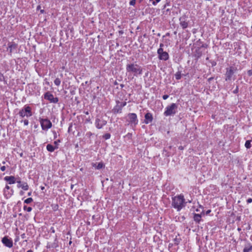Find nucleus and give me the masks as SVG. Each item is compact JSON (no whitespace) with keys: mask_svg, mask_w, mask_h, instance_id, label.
<instances>
[{"mask_svg":"<svg viewBox=\"0 0 252 252\" xmlns=\"http://www.w3.org/2000/svg\"><path fill=\"white\" fill-rule=\"evenodd\" d=\"M187 203L182 194L172 197V206L178 211H180L185 207Z\"/></svg>","mask_w":252,"mask_h":252,"instance_id":"1","label":"nucleus"},{"mask_svg":"<svg viewBox=\"0 0 252 252\" xmlns=\"http://www.w3.org/2000/svg\"><path fill=\"white\" fill-rule=\"evenodd\" d=\"M126 71L127 73L137 77L138 75H142L143 68L139 64L130 63L126 65Z\"/></svg>","mask_w":252,"mask_h":252,"instance_id":"2","label":"nucleus"},{"mask_svg":"<svg viewBox=\"0 0 252 252\" xmlns=\"http://www.w3.org/2000/svg\"><path fill=\"white\" fill-rule=\"evenodd\" d=\"M178 104L172 103L165 108L163 115L166 116H174L177 112Z\"/></svg>","mask_w":252,"mask_h":252,"instance_id":"3","label":"nucleus"},{"mask_svg":"<svg viewBox=\"0 0 252 252\" xmlns=\"http://www.w3.org/2000/svg\"><path fill=\"white\" fill-rule=\"evenodd\" d=\"M237 68L233 66H231L226 68V72L225 73V80L226 81H231V80H235V76L234 75Z\"/></svg>","mask_w":252,"mask_h":252,"instance_id":"4","label":"nucleus"},{"mask_svg":"<svg viewBox=\"0 0 252 252\" xmlns=\"http://www.w3.org/2000/svg\"><path fill=\"white\" fill-rule=\"evenodd\" d=\"M19 115L21 118L30 117L32 115V108L29 105H25L19 112Z\"/></svg>","mask_w":252,"mask_h":252,"instance_id":"5","label":"nucleus"},{"mask_svg":"<svg viewBox=\"0 0 252 252\" xmlns=\"http://www.w3.org/2000/svg\"><path fill=\"white\" fill-rule=\"evenodd\" d=\"M39 121L42 130H48L52 126V124L48 119L39 118Z\"/></svg>","mask_w":252,"mask_h":252,"instance_id":"6","label":"nucleus"},{"mask_svg":"<svg viewBox=\"0 0 252 252\" xmlns=\"http://www.w3.org/2000/svg\"><path fill=\"white\" fill-rule=\"evenodd\" d=\"M159 60L166 61L169 59V55L167 52L164 51L163 48H158L157 50Z\"/></svg>","mask_w":252,"mask_h":252,"instance_id":"7","label":"nucleus"},{"mask_svg":"<svg viewBox=\"0 0 252 252\" xmlns=\"http://www.w3.org/2000/svg\"><path fill=\"white\" fill-rule=\"evenodd\" d=\"M128 121L132 126H136L138 123L137 115L134 113H129L127 115Z\"/></svg>","mask_w":252,"mask_h":252,"instance_id":"8","label":"nucleus"},{"mask_svg":"<svg viewBox=\"0 0 252 252\" xmlns=\"http://www.w3.org/2000/svg\"><path fill=\"white\" fill-rule=\"evenodd\" d=\"M116 103L117 104L112 109V112L114 114L121 113L122 108L126 105V101L121 102L119 101H117Z\"/></svg>","mask_w":252,"mask_h":252,"instance_id":"9","label":"nucleus"},{"mask_svg":"<svg viewBox=\"0 0 252 252\" xmlns=\"http://www.w3.org/2000/svg\"><path fill=\"white\" fill-rule=\"evenodd\" d=\"M44 98L49 101L50 103H57L59 101L58 97H54L50 92H47L44 94Z\"/></svg>","mask_w":252,"mask_h":252,"instance_id":"10","label":"nucleus"},{"mask_svg":"<svg viewBox=\"0 0 252 252\" xmlns=\"http://www.w3.org/2000/svg\"><path fill=\"white\" fill-rule=\"evenodd\" d=\"M18 44L14 42H9L8 43L7 51H9V54L11 55L12 53H16Z\"/></svg>","mask_w":252,"mask_h":252,"instance_id":"11","label":"nucleus"},{"mask_svg":"<svg viewBox=\"0 0 252 252\" xmlns=\"http://www.w3.org/2000/svg\"><path fill=\"white\" fill-rule=\"evenodd\" d=\"M1 242L5 247L9 248L13 247V241L11 238H9L7 236H5L2 238Z\"/></svg>","mask_w":252,"mask_h":252,"instance_id":"12","label":"nucleus"},{"mask_svg":"<svg viewBox=\"0 0 252 252\" xmlns=\"http://www.w3.org/2000/svg\"><path fill=\"white\" fill-rule=\"evenodd\" d=\"M187 19L188 17L185 15H183L179 18L180 25L183 29H185L188 27L189 24Z\"/></svg>","mask_w":252,"mask_h":252,"instance_id":"13","label":"nucleus"},{"mask_svg":"<svg viewBox=\"0 0 252 252\" xmlns=\"http://www.w3.org/2000/svg\"><path fill=\"white\" fill-rule=\"evenodd\" d=\"M107 124V121L104 120H100L96 118L95 121V125L97 128L100 129Z\"/></svg>","mask_w":252,"mask_h":252,"instance_id":"14","label":"nucleus"},{"mask_svg":"<svg viewBox=\"0 0 252 252\" xmlns=\"http://www.w3.org/2000/svg\"><path fill=\"white\" fill-rule=\"evenodd\" d=\"M145 119H144V123L146 124H148L151 122H152L153 120V117L152 113L150 112L147 113L145 115Z\"/></svg>","mask_w":252,"mask_h":252,"instance_id":"15","label":"nucleus"},{"mask_svg":"<svg viewBox=\"0 0 252 252\" xmlns=\"http://www.w3.org/2000/svg\"><path fill=\"white\" fill-rule=\"evenodd\" d=\"M16 182L18 183L17 187L18 188H22L24 190H27L29 189V185L27 183L24 182L22 184V182L20 180H17Z\"/></svg>","mask_w":252,"mask_h":252,"instance_id":"16","label":"nucleus"},{"mask_svg":"<svg viewBox=\"0 0 252 252\" xmlns=\"http://www.w3.org/2000/svg\"><path fill=\"white\" fill-rule=\"evenodd\" d=\"M4 180L6 181L8 184L11 185L15 184L17 181H16L15 177L13 176H5L4 178Z\"/></svg>","mask_w":252,"mask_h":252,"instance_id":"17","label":"nucleus"},{"mask_svg":"<svg viewBox=\"0 0 252 252\" xmlns=\"http://www.w3.org/2000/svg\"><path fill=\"white\" fill-rule=\"evenodd\" d=\"M193 220H194V221L198 224L200 223V221L202 220L201 214L193 213Z\"/></svg>","mask_w":252,"mask_h":252,"instance_id":"18","label":"nucleus"},{"mask_svg":"<svg viewBox=\"0 0 252 252\" xmlns=\"http://www.w3.org/2000/svg\"><path fill=\"white\" fill-rule=\"evenodd\" d=\"M202 52L201 50V47H198L194 52V56L197 59L200 58L202 56Z\"/></svg>","mask_w":252,"mask_h":252,"instance_id":"19","label":"nucleus"},{"mask_svg":"<svg viewBox=\"0 0 252 252\" xmlns=\"http://www.w3.org/2000/svg\"><path fill=\"white\" fill-rule=\"evenodd\" d=\"M243 252H252V245L249 243L247 245L245 246Z\"/></svg>","mask_w":252,"mask_h":252,"instance_id":"20","label":"nucleus"},{"mask_svg":"<svg viewBox=\"0 0 252 252\" xmlns=\"http://www.w3.org/2000/svg\"><path fill=\"white\" fill-rule=\"evenodd\" d=\"M58 146L54 147L52 145L49 144H48L46 146V149H47V151L50 152H53L54 151V150L55 149H58Z\"/></svg>","mask_w":252,"mask_h":252,"instance_id":"21","label":"nucleus"},{"mask_svg":"<svg viewBox=\"0 0 252 252\" xmlns=\"http://www.w3.org/2000/svg\"><path fill=\"white\" fill-rule=\"evenodd\" d=\"M93 166L94 167L95 169H101L104 168L105 165L102 162H99L97 164H96V163H94L93 165Z\"/></svg>","mask_w":252,"mask_h":252,"instance_id":"22","label":"nucleus"},{"mask_svg":"<svg viewBox=\"0 0 252 252\" xmlns=\"http://www.w3.org/2000/svg\"><path fill=\"white\" fill-rule=\"evenodd\" d=\"M196 44L199 46H200L199 47H201V49L202 48H207L208 47V45L205 43H203L202 41H201L200 39H199L197 40L196 42Z\"/></svg>","mask_w":252,"mask_h":252,"instance_id":"23","label":"nucleus"},{"mask_svg":"<svg viewBox=\"0 0 252 252\" xmlns=\"http://www.w3.org/2000/svg\"><path fill=\"white\" fill-rule=\"evenodd\" d=\"M251 140H247L245 144V146L247 149H250L252 145H251Z\"/></svg>","mask_w":252,"mask_h":252,"instance_id":"24","label":"nucleus"},{"mask_svg":"<svg viewBox=\"0 0 252 252\" xmlns=\"http://www.w3.org/2000/svg\"><path fill=\"white\" fill-rule=\"evenodd\" d=\"M181 72L178 71L175 74V77L176 80H180L181 78Z\"/></svg>","mask_w":252,"mask_h":252,"instance_id":"25","label":"nucleus"},{"mask_svg":"<svg viewBox=\"0 0 252 252\" xmlns=\"http://www.w3.org/2000/svg\"><path fill=\"white\" fill-rule=\"evenodd\" d=\"M61 81L60 79H59V78H56L55 80H54V84L57 86H59L61 84Z\"/></svg>","mask_w":252,"mask_h":252,"instance_id":"26","label":"nucleus"},{"mask_svg":"<svg viewBox=\"0 0 252 252\" xmlns=\"http://www.w3.org/2000/svg\"><path fill=\"white\" fill-rule=\"evenodd\" d=\"M181 239L177 238V237L173 239L174 244L175 245H178L180 243Z\"/></svg>","mask_w":252,"mask_h":252,"instance_id":"27","label":"nucleus"},{"mask_svg":"<svg viewBox=\"0 0 252 252\" xmlns=\"http://www.w3.org/2000/svg\"><path fill=\"white\" fill-rule=\"evenodd\" d=\"M33 201V199L32 197H29L24 200V203L26 204H30Z\"/></svg>","mask_w":252,"mask_h":252,"instance_id":"28","label":"nucleus"},{"mask_svg":"<svg viewBox=\"0 0 252 252\" xmlns=\"http://www.w3.org/2000/svg\"><path fill=\"white\" fill-rule=\"evenodd\" d=\"M23 209L25 210V211H27V212H30L32 211V208L31 207H27V206L25 205L24 207H23Z\"/></svg>","mask_w":252,"mask_h":252,"instance_id":"29","label":"nucleus"},{"mask_svg":"<svg viewBox=\"0 0 252 252\" xmlns=\"http://www.w3.org/2000/svg\"><path fill=\"white\" fill-rule=\"evenodd\" d=\"M110 137L111 134L109 133H105L104 135H103V138L105 140L110 139Z\"/></svg>","mask_w":252,"mask_h":252,"instance_id":"30","label":"nucleus"},{"mask_svg":"<svg viewBox=\"0 0 252 252\" xmlns=\"http://www.w3.org/2000/svg\"><path fill=\"white\" fill-rule=\"evenodd\" d=\"M9 189H10V187L8 186V185H6V186H5L4 189V190H3L4 195L5 196H7L6 191L7 190H8Z\"/></svg>","mask_w":252,"mask_h":252,"instance_id":"31","label":"nucleus"},{"mask_svg":"<svg viewBox=\"0 0 252 252\" xmlns=\"http://www.w3.org/2000/svg\"><path fill=\"white\" fill-rule=\"evenodd\" d=\"M152 2V4L154 5H156L161 0H150Z\"/></svg>","mask_w":252,"mask_h":252,"instance_id":"32","label":"nucleus"},{"mask_svg":"<svg viewBox=\"0 0 252 252\" xmlns=\"http://www.w3.org/2000/svg\"><path fill=\"white\" fill-rule=\"evenodd\" d=\"M5 80V76L2 73L0 72V81H3Z\"/></svg>","mask_w":252,"mask_h":252,"instance_id":"33","label":"nucleus"},{"mask_svg":"<svg viewBox=\"0 0 252 252\" xmlns=\"http://www.w3.org/2000/svg\"><path fill=\"white\" fill-rule=\"evenodd\" d=\"M21 123L23 122L24 124V125H25V126H28L29 125V121L27 119H25V120H22L21 121Z\"/></svg>","mask_w":252,"mask_h":252,"instance_id":"34","label":"nucleus"},{"mask_svg":"<svg viewBox=\"0 0 252 252\" xmlns=\"http://www.w3.org/2000/svg\"><path fill=\"white\" fill-rule=\"evenodd\" d=\"M136 0H131L129 2V4L130 5L134 6L136 3Z\"/></svg>","mask_w":252,"mask_h":252,"instance_id":"35","label":"nucleus"},{"mask_svg":"<svg viewBox=\"0 0 252 252\" xmlns=\"http://www.w3.org/2000/svg\"><path fill=\"white\" fill-rule=\"evenodd\" d=\"M13 190L12 189H11L10 190V192H8V196H7V198H8V197H10L13 194Z\"/></svg>","mask_w":252,"mask_h":252,"instance_id":"36","label":"nucleus"},{"mask_svg":"<svg viewBox=\"0 0 252 252\" xmlns=\"http://www.w3.org/2000/svg\"><path fill=\"white\" fill-rule=\"evenodd\" d=\"M239 92V88H238V86H237L236 88V89L233 90V93L234 94H236L238 93Z\"/></svg>","mask_w":252,"mask_h":252,"instance_id":"37","label":"nucleus"},{"mask_svg":"<svg viewBox=\"0 0 252 252\" xmlns=\"http://www.w3.org/2000/svg\"><path fill=\"white\" fill-rule=\"evenodd\" d=\"M247 73L249 76H252V69L249 70Z\"/></svg>","mask_w":252,"mask_h":252,"instance_id":"38","label":"nucleus"},{"mask_svg":"<svg viewBox=\"0 0 252 252\" xmlns=\"http://www.w3.org/2000/svg\"><path fill=\"white\" fill-rule=\"evenodd\" d=\"M126 137H127L128 138H131L132 137V134L130 133H128L126 136Z\"/></svg>","mask_w":252,"mask_h":252,"instance_id":"39","label":"nucleus"},{"mask_svg":"<svg viewBox=\"0 0 252 252\" xmlns=\"http://www.w3.org/2000/svg\"><path fill=\"white\" fill-rule=\"evenodd\" d=\"M169 97V95L168 94H164L162 96V98L164 100H166Z\"/></svg>","mask_w":252,"mask_h":252,"instance_id":"40","label":"nucleus"},{"mask_svg":"<svg viewBox=\"0 0 252 252\" xmlns=\"http://www.w3.org/2000/svg\"><path fill=\"white\" fill-rule=\"evenodd\" d=\"M247 202L248 203H251L252 202V198H249L247 199Z\"/></svg>","mask_w":252,"mask_h":252,"instance_id":"41","label":"nucleus"},{"mask_svg":"<svg viewBox=\"0 0 252 252\" xmlns=\"http://www.w3.org/2000/svg\"><path fill=\"white\" fill-rule=\"evenodd\" d=\"M214 79V77H212L208 79V82L209 83H211V81Z\"/></svg>","mask_w":252,"mask_h":252,"instance_id":"42","label":"nucleus"},{"mask_svg":"<svg viewBox=\"0 0 252 252\" xmlns=\"http://www.w3.org/2000/svg\"><path fill=\"white\" fill-rule=\"evenodd\" d=\"M5 166H2L0 167V170L2 171H5Z\"/></svg>","mask_w":252,"mask_h":252,"instance_id":"43","label":"nucleus"},{"mask_svg":"<svg viewBox=\"0 0 252 252\" xmlns=\"http://www.w3.org/2000/svg\"><path fill=\"white\" fill-rule=\"evenodd\" d=\"M58 205L57 204L55 205V206L53 208L54 210H57L58 209Z\"/></svg>","mask_w":252,"mask_h":252,"instance_id":"44","label":"nucleus"},{"mask_svg":"<svg viewBox=\"0 0 252 252\" xmlns=\"http://www.w3.org/2000/svg\"><path fill=\"white\" fill-rule=\"evenodd\" d=\"M211 64H212V66H214L217 64V63L215 61H212V62H211Z\"/></svg>","mask_w":252,"mask_h":252,"instance_id":"45","label":"nucleus"},{"mask_svg":"<svg viewBox=\"0 0 252 252\" xmlns=\"http://www.w3.org/2000/svg\"><path fill=\"white\" fill-rule=\"evenodd\" d=\"M60 142V140H58L57 141H55L54 142V144L56 145V146H58V143Z\"/></svg>","mask_w":252,"mask_h":252,"instance_id":"46","label":"nucleus"},{"mask_svg":"<svg viewBox=\"0 0 252 252\" xmlns=\"http://www.w3.org/2000/svg\"><path fill=\"white\" fill-rule=\"evenodd\" d=\"M50 230H51L52 233H55V229H54V227H52L50 228Z\"/></svg>","mask_w":252,"mask_h":252,"instance_id":"47","label":"nucleus"},{"mask_svg":"<svg viewBox=\"0 0 252 252\" xmlns=\"http://www.w3.org/2000/svg\"><path fill=\"white\" fill-rule=\"evenodd\" d=\"M211 212V210H207V211L206 212L205 214H206V215H209V214L210 213V212Z\"/></svg>","mask_w":252,"mask_h":252,"instance_id":"48","label":"nucleus"},{"mask_svg":"<svg viewBox=\"0 0 252 252\" xmlns=\"http://www.w3.org/2000/svg\"><path fill=\"white\" fill-rule=\"evenodd\" d=\"M72 127V124H70L68 128V131L69 132Z\"/></svg>","mask_w":252,"mask_h":252,"instance_id":"49","label":"nucleus"},{"mask_svg":"<svg viewBox=\"0 0 252 252\" xmlns=\"http://www.w3.org/2000/svg\"><path fill=\"white\" fill-rule=\"evenodd\" d=\"M164 46L163 43H160L159 45V48H162V47Z\"/></svg>","mask_w":252,"mask_h":252,"instance_id":"50","label":"nucleus"},{"mask_svg":"<svg viewBox=\"0 0 252 252\" xmlns=\"http://www.w3.org/2000/svg\"><path fill=\"white\" fill-rule=\"evenodd\" d=\"M24 194V192L23 191H20V194L21 195H23Z\"/></svg>","mask_w":252,"mask_h":252,"instance_id":"51","label":"nucleus"},{"mask_svg":"<svg viewBox=\"0 0 252 252\" xmlns=\"http://www.w3.org/2000/svg\"><path fill=\"white\" fill-rule=\"evenodd\" d=\"M183 149H184V148L182 146H180L179 147V150H183Z\"/></svg>","mask_w":252,"mask_h":252,"instance_id":"52","label":"nucleus"},{"mask_svg":"<svg viewBox=\"0 0 252 252\" xmlns=\"http://www.w3.org/2000/svg\"><path fill=\"white\" fill-rule=\"evenodd\" d=\"M40 189H41L42 190H44V189H45V187H43V186H41V187H40Z\"/></svg>","mask_w":252,"mask_h":252,"instance_id":"53","label":"nucleus"},{"mask_svg":"<svg viewBox=\"0 0 252 252\" xmlns=\"http://www.w3.org/2000/svg\"><path fill=\"white\" fill-rule=\"evenodd\" d=\"M201 214V216H202V215H204L205 213H204V210H203V211H202V212L201 213V214Z\"/></svg>","mask_w":252,"mask_h":252,"instance_id":"54","label":"nucleus"},{"mask_svg":"<svg viewBox=\"0 0 252 252\" xmlns=\"http://www.w3.org/2000/svg\"><path fill=\"white\" fill-rule=\"evenodd\" d=\"M119 32L120 34H122L124 33L123 31H120Z\"/></svg>","mask_w":252,"mask_h":252,"instance_id":"55","label":"nucleus"},{"mask_svg":"<svg viewBox=\"0 0 252 252\" xmlns=\"http://www.w3.org/2000/svg\"><path fill=\"white\" fill-rule=\"evenodd\" d=\"M32 195V192H29L28 193V196H31Z\"/></svg>","mask_w":252,"mask_h":252,"instance_id":"56","label":"nucleus"},{"mask_svg":"<svg viewBox=\"0 0 252 252\" xmlns=\"http://www.w3.org/2000/svg\"><path fill=\"white\" fill-rule=\"evenodd\" d=\"M86 223H87V224L88 225H90V224H91V223H90V221H87V222H86Z\"/></svg>","mask_w":252,"mask_h":252,"instance_id":"57","label":"nucleus"},{"mask_svg":"<svg viewBox=\"0 0 252 252\" xmlns=\"http://www.w3.org/2000/svg\"><path fill=\"white\" fill-rule=\"evenodd\" d=\"M192 32H193V33H195L196 32V30L194 29L193 30V31H192Z\"/></svg>","mask_w":252,"mask_h":252,"instance_id":"58","label":"nucleus"},{"mask_svg":"<svg viewBox=\"0 0 252 252\" xmlns=\"http://www.w3.org/2000/svg\"><path fill=\"white\" fill-rule=\"evenodd\" d=\"M237 230H238L239 232H240V231H241V229L240 228L238 227V228H237Z\"/></svg>","mask_w":252,"mask_h":252,"instance_id":"59","label":"nucleus"},{"mask_svg":"<svg viewBox=\"0 0 252 252\" xmlns=\"http://www.w3.org/2000/svg\"><path fill=\"white\" fill-rule=\"evenodd\" d=\"M87 135H92V133L91 132H89L87 133Z\"/></svg>","mask_w":252,"mask_h":252,"instance_id":"60","label":"nucleus"},{"mask_svg":"<svg viewBox=\"0 0 252 252\" xmlns=\"http://www.w3.org/2000/svg\"><path fill=\"white\" fill-rule=\"evenodd\" d=\"M21 237L22 238H25V234L21 235Z\"/></svg>","mask_w":252,"mask_h":252,"instance_id":"61","label":"nucleus"},{"mask_svg":"<svg viewBox=\"0 0 252 252\" xmlns=\"http://www.w3.org/2000/svg\"><path fill=\"white\" fill-rule=\"evenodd\" d=\"M27 252H33V251L32 250H29Z\"/></svg>","mask_w":252,"mask_h":252,"instance_id":"62","label":"nucleus"},{"mask_svg":"<svg viewBox=\"0 0 252 252\" xmlns=\"http://www.w3.org/2000/svg\"><path fill=\"white\" fill-rule=\"evenodd\" d=\"M44 10H40V12H41V13H44Z\"/></svg>","mask_w":252,"mask_h":252,"instance_id":"63","label":"nucleus"},{"mask_svg":"<svg viewBox=\"0 0 252 252\" xmlns=\"http://www.w3.org/2000/svg\"><path fill=\"white\" fill-rule=\"evenodd\" d=\"M251 229V225L249 224V226L248 227V229Z\"/></svg>","mask_w":252,"mask_h":252,"instance_id":"64","label":"nucleus"}]
</instances>
